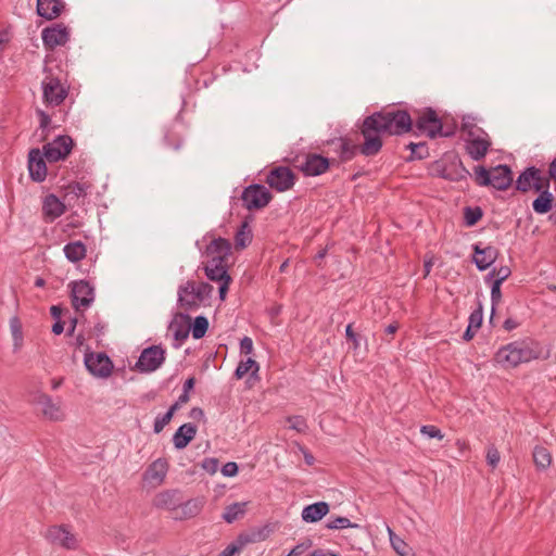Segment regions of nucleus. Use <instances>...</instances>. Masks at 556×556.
<instances>
[{
  "label": "nucleus",
  "mask_w": 556,
  "mask_h": 556,
  "mask_svg": "<svg viewBox=\"0 0 556 556\" xmlns=\"http://www.w3.org/2000/svg\"><path fill=\"white\" fill-rule=\"evenodd\" d=\"M413 129V118L405 110L389 108L366 116L359 125L364 137L361 152L365 156L377 155L382 149V136H402Z\"/></svg>",
  "instance_id": "obj_1"
},
{
  "label": "nucleus",
  "mask_w": 556,
  "mask_h": 556,
  "mask_svg": "<svg viewBox=\"0 0 556 556\" xmlns=\"http://www.w3.org/2000/svg\"><path fill=\"white\" fill-rule=\"evenodd\" d=\"M538 344L530 339L518 340L502 346L495 354V361L505 368H514L539 357Z\"/></svg>",
  "instance_id": "obj_2"
},
{
  "label": "nucleus",
  "mask_w": 556,
  "mask_h": 556,
  "mask_svg": "<svg viewBox=\"0 0 556 556\" xmlns=\"http://www.w3.org/2000/svg\"><path fill=\"white\" fill-rule=\"evenodd\" d=\"M213 292V287L208 282L187 281L178 288V305L186 312L195 311Z\"/></svg>",
  "instance_id": "obj_3"
},
{
  "label": "nucleus",
  "mask_w": 556,
  "mask_h": 556,
  "mask_svg": "<svg viewBox=\"0 0 556 556\" xmlns=\"http://www.w3.org/2000/svg\"><path fill=\"white\" fill-rule=\"evenodd\" d=\"M415 128L419 134L426 135L430 139L437 137H452L455 135L454 127H443L441 118L431 108H426L416 118Z\"/></svg>",
  "instance_id": "obj_4"
},
{
  "label": "nucleus",
  "mask_w": 556,
  "mask_h": 556,
  "mask_svg": "<svg viewBox=\"0 0 556 556\" xmlns=\"http://www.w3.org/2000/svg\"><path fill=\"white\" fill-rule=\"evenodd\" d=\"M47 76L41 81L42 100L47 105L58 106L68 96V87L61 83L59 77L52 75L51 70L45 67Z\"/></svg>",
  "instance_id": "obj_5"
},
{
  "label": "nucleus",
  "mask_w": 556,
  "mask_h": 556,
  "mask_svg": "<svg viewBox=\"0 0 556 556\" xmlns=\"http://www.w3.org/2000/svg\"><path fill=\"white\" fill-rule=\"evenodd\" d=\"M243 206L249 211L266 207L273 200L271 192L262 184H251L241 193Z\"/></svg>",
  "instance_id": "obj_6"
},
{
  "label": "nucleus",
  "mask_w": 556,
  "mask_h": 556,
  "mask_svg": "<svg viewBox=\"0 0 556 556\" xmlns=\"http://www.w3.org/2000/svg\"><path fill=\"white\" fill-rule=\"evenodd\" d=\"M166 351L162 345H150L142 350L134 369L141 374L155 371L165 362Z\"/></svg>",
  "instance_id": "obj_7"
},
{
  "label": "nucleus",
  "mask_w": 556,
  "mask_h": 556,
  "mask_svg": "<svg viewBox=\"0 0 556 556\" xmlns=\"http://www.w3.org/2000/svg\"><path fill=\"white\" fill-rule=\"evenodd\" d=\"M84 363L87 370L98 378L110 377L114 368L113 362L106 353L91 352L89 346L86 348Z\"/></svg>",
  "instance_id": "obj_8"
},
{
  "label": "nucleus",
  "mask_w": 556,
  "mask_h": 556,
  "mask_svg": "<svg viewBox=\"0 0 556 556\" xmlns=\"http://www.w3.org/2000/svg\"><path fill=\"white\" fill-rule=\"evenodd\" d=\"M74 147L72 137L60 135L42 147L43 155L50 163L65 160Z\"/></svg>",
  "instance_id": "obj_9"
},
{
  "label": "nucleus",
  "mask_w": 556,
  "mask_h": 556,
  "mask_svg": "<svg viewBox=\"0 0 556 556\" xmlns=\"http://www.w3.org/2000/svg\"><path fill=\"white\" fill-rule=\"evenodd\" d=\"M71 300L75 311L89 307L94 301V288L87 280H77L70 283Z\"/></svg>",
  "instance_id": "obj_10"
},
{
  "label": "nucleus",
  "mask_w": 556,
  "mask_h": 556,
  "mask_svg": "<svg viewBox=\"0 0 556 556\" xmlns=\"http://www.w3.org/2000/svg\"><path fill=\"white\" fill-rule=\"evenodd\" d=\"M294 173L283 165L271 168L266 175V184L278 192H283L291 189L294 185Z\"/></svg>",
  "instance_id": "obj_11"
},
{
  "label": "nucleus",
  "mask_w": 556,
  "mask_h": 556,
  "mask_svg": "<svg viewBox=\"0 0 556 556\" xmlns=\"http://www.w3.org/2000/svg\"><path fill=\"white\" fill-rule=\"evenodd\" d=\"M270 532L268 526L251 531L250 533H240L237 539L230 543L219 556H235L245 545L250 543L264 541Z\"/></svg>",
  "instance_id": "obj_12"
},
{
  "label": "nucleus",
  "mask_w": 556,
  "mask_h": 556,
  "mask_svg": "<svg viewBox=\"0 0 556 556\" xmlns=\"http://www.w3.org/2000/svg\"><path fill=\"white\" fill-rule=\"evenodd\" d=\"M475 132H470V136L466 138V151L469 154V156L475 161L482 160L490 147H491V140L489 135L482 129V130H475Z\"/></svg>",
  "instance_id": "obj_13"
},
{
  "label": "nucleus",
  "mask_w": 556,
  "mask_h": 556,
  "mask_svg": "<svg viewBox=\"0 0 556 556\" xmlns=\"http://www.w3.org/2000/svg\"><path fill=\"white\" fill-rule=\"evenodd\" d=\"M41 38L45 47L53 50L70 40V31L63 23H56L42 29Z\"/></svg>",
  "instance_id": "obj_14"
},
{
  "label": "nucleus",
  "mask_w": 556,
  "mask_h": 556,
  "mask_svg": "<svg viewBox=\"0 0 556 556\" xmlns=\"http://www.w3.org/2000/svg\"><path fill=\"white\" fill-rule=\"evenodd\" d=\"M46 538L53 544H59L66 549H76V536L65 526H51L46 532Z\"/></svg>",
  "instance_id": "obj_15"
},
{
  "label": "nucleus",
  "mask_w": 556,
  "mask_h": 556,
  "mask_svg": "<svg viewBox=\"0 0 556 556\" xmlns=\"http://www.w3.org/2000/svg\"><path fill=\"white\" fill-rule=\"evenodd\" d=\"M43 151L38 148L30 149L28 152V172L29 177L36 182H42L47 178V164Z\"/></svg>",
  "instance_id": "obj_16"
},
{
  "label": "nucleus",
  "mask_w": 556,
  "mask_h": 556,
  "mask_svg": "<svg viewBox=\"0 0 556 556\" xmlns=\"http://www.w3.org/2000/svg\"><path fill=\"white\" fill-rule=\"evenodd\" d=\"M191 328V317L187 313H176L168 326V330L173 332L174 340L178 342L176 348L186 341L189 337Z\"/></svg>",
  "instance_id": "obj_17"
},
{
  "label": "nucleus",
  "mask_w": 556,
  "mask_h": 556,
  "mask_svg": "<svg viewBox=\"0 0 556 556\" xmlns=\"http://www.w3.org/2000/svg\"><path fill=\"white\" fill-rule=\"evenodd\" d=\"M472 261L479 270L488 269L497 258L498 250L493 245L481 247L480 243L472 245Z\"/></svg>",
  "instance_id": "obj_18"
},
{
  "label": "nucleus",
  "mask_w": 556,
  "mask_h": 556,
  "mask_svg": "<svg viewBox=\"0 0 556 556\" xmlns=\"http://www.w3.org/2000/svg\"><path fill=\"white\" fill-rule=\"evenodd\" d=\"M42 217L46 222H54L62 216L66 206L55 194L49 193L42 200Z\"/></svg>",
  "instance_id": "obj_19"
},
{
  "label": "nucleus",
  "mask_w": 556,
  "mask_h": 556,
  "mask_svg": "<svg viewBox=\"0 0 556 556\" xmlns=\"http://www.w3.org/2000/svg\"><path fill=\"white\" fill-rule=\"evenodd\" d=\"M65 10L63 0H37V14L45 20L52 21Z\"/></svg>",
  "instance_id": "obj_20"
},
{
  "label": "nucleus",
  "mask_w": 556,
  "mask_h": 556,
  "mask_svg": "<svg viewBox=\"0 0 556 556\" xmlns=\"http://www.w3.org/2000/svg\"><path fill=\"white\" fill-rule=\"evenodd\" d=\"M198 428L192 422L181 425L173 435V444L177 450H184L195 438Z\"/></svg>",
  "instance_id": "obj_21"
},
{
  "label": "nucleus",
  "mask_w": 556,
  "mask_h": 556,
  "mask_svg": "<svg viewBox=\"0 0 556 556\" xmlns=\"http://www.w3.org/2000/svg\"><path fill=\"white\" fill-rule=\"evenodd\" d=\"M205 253L210 258L219 256L222 263H226L231 253V243L229 240L222 237L213 239L211 243L206 245Z\"/></svg>",
  "instance_id": "obj_22"
},
{
  "label": "nucleus",
  "mask_w": 556,
  "mask_h": 556,
  "mask_svg": "<svg viewBox=\"0 0 556 556\" xmlns=\"http://www.w3.org/2000/svg\"><path fill=\"white\" fill-rule=\"evenodd\" d=\"M36 402L41 406V410L45 417L50 420L59 421L64 418V414L59 404L54 403L51 396L40 393L36 397Z\"/></svg>",
  "instance_id": "obj_23"
},
{
  "label": "nucleus",
  "mask_w": 556,
  "mask_h": 556,
  "mask_svg": "<svg viewBox=\"0 0 556 556\" xmlns=\"http://www.w3.org/2000/svg\"><path fill=\"white\" fill-rule=\"evenodd\" d=\"M204 273L207 279L211 281L220 282L227 278V276H230L227 271V264L222 263V258L215 257L210 258L205 266H204Z\"/></svg>",
  "instance_id": "obj_24"
},
{
  "label": "nucleus",
  "mask_w": 556,
  "mask_h": 556,
  "mask_svg": "<svg viewBox=\"0 0 556 556\" xmlns=\"http://www.w3.org/2000/svg\"><path fill=\"white\" fill-rule=\"evenodd\" d=\"M492 170V187L497 190H506L513 182V173L508 165H497Z\"/></svg>",
  "instance_id": "obj_25"
},
{
  "label": "nucleus",
  "mask_w": 556,
  "mask_h": 556,
  "mask_svg": "<svg viewBox=\"0 0 556 556\" xmlns=\"http://www.w3.org/2000/svg\"><path fill=\"white\" fill-rule=\"evenodd\" d=\"M437 172L439 177L450 181H460L469 176V172L465 168L460 161L451 166L437 164Z\"/></svg>",
  "instance_id": "obj_26"
},
{
  "label": "nucleus",
  "mask_w": 556,
  "mask_h": 556,
  "mask_svg": "<svg viewBox=\"0 0 556 556\" xmlns=\"http://www.w3.org/2000/svg\"><path fill=\"white\" fill-rule=\"evenodd\" d=\"M91 185L86 182L74 181L64 187V199L72 202L78 201L80 198H86Z\"/></svg>",
  "instance_id": "obj_27"
},
{
  "label": "nucleus",
  "mask_w": 556,
  "mask_h": 556,
  "mask_svg": "<svg viewBox=\"0 0 556 556\" xmlns=\"http://www.w3.org/2000/svg\"><path fill=\"white\" fill-rule=\"evenodd\" d=\"M168 470V463L164 458H157L146 470V479L150 481L163 482Z\"/></svg>",
  "instance_id": "obj_28"
},
{
  "label": "nucleus",
  "mask_w": 556,
  "mask_h": 556,
  "mask_svg": "<svg viewBox=\"0 0 556 556\" xmlns=\"http://www.w3.org/2000/svg\"><path fill=\"white\" fill-rule=\"evenodd\" d=\"M176 491H163L159 493L154 498V505L157 508L175 510L180 506L179 498Z\"/></svg>",
  "instance_id": "obj_29"
},
{
  "label": "nucleus",
  "mask_w": 556,
  "mask_h": 556,
  "mask_svg": "<svg viewBox=\"0 0 556 556\" xmlns=\"http://www.w3.org/2000/svg\"><path fill=\"white\" fill-rule=\"evenodd\" d=\"M554 195L548 190H542L539 192L538 198H535L532 202V208L538 214H546L553 207Z\"/></svg>",
  "instance_id": "obj_30"
},
{
  "label": "nucleus",
  "mask_w": 556,
  "mask_h": 556,
  "mask_svg": "<svg viewBox=\"0 0 556 556\" xmlns=\"http://www.w3.org/2000/svg\"><path fill=\"white\" fill-rule=\"evenodd\" d=\"M63 252L70 262L77 263L86 257L87 249L81 241H74L66 243Z\"/></svg>",
  "instance_id": "obj_31"
},
{
  "label": "nucleus",
  "mask_w": 556,
  "mask_h": 556,
  "mask_svg": "<svg viewBox=\"0 0 556 556\" xmlns=\"http://www.w3.org/2000/svg\"><path fill=\"white\" fill-rule=\"evenodd\" d=\"M250 218H252L250 216ZM252 230L249 226V217H247L240 225L235 236L236 249L242 250L247 248L252 241Z\"/></svg>",
  "instance_id": "obj_32"
},
{
  "label": "nucleus",
  "mask_w": 556,
  "mask_h": 556,
  "mask_svg": "<svg viewBox=\"0 0 556 556\" xmlns=\"http://www.w3.org/2000/svg\"><path fill=\"white\" fill-rule=\"evenodd\" d=\"M247 510L245 502H236L228 506H226L225 511L223 513L222 518L228 522L232 523L236 520L242 518Z\"/></svg>",
  "instance_id": "obj_33"
},
{
  "label": "nucleus",
  "mask_w": 556,
  "mask_h": 556,
  "mask_svg": "<svg viewBox=\"0 0 556 556\" xmlns=\"http://www.w3.org/2000/svg\"><path fill=\"white\" fill-rule=\"evenodd\" d=\"M361 149H362V144L358 146V144H355L353 143L351 140L346 139V138H342L341 139V143H340V160L342 162H348L350 160H352L357 153H361Z\"/></svg>",
  "instance_id": "obj_34"
},
{
  "label": "nucleus",
  "mask_w": 556,
  "mask_h": 556,
  "mask_svg": "<svg viewBox=\"0 0 556 556\" xmlns=\"http://www.w3.org/2000/svg\"><path fill=\"white\" fill-rule=\"evenodd\" d=\"M533 174H535L534 166L527 167L520 173L516 180V189L521 192H528L532 189Z\"/></svg>",
  "instance_id": "obj_35"
},
{
  "label": "nucleus",
  "mask_w": 556,
  "mask_h": 556,
  "mask_svg": "<svg viewBox=\"0 0 556 556\" xmlns=\"http://www.w3.org/2000/svg\"><path fill=\"white\" fill-rule=\"evenodd\" d=\"M208 319L203 315L197 316L193 321L191 320L190 332L193 339H202L208 329Z\"/></svg>",
  "instance_id": "obj_36"
},
{
  "label": "nucleus",
  "mask_w": 556,
  "mask_h": 556,
  "mask_svg": "<svg viewBox=\"0 0 556 556\" xmlns=\"http://www.w3.org/2000/svg\"><path fill=\"white\" fill-rule=\"evenodd\" d=\"M260 369V365L256 361H254L253 358H247L245 361H241L235 372H233V376L236 377V379H242L250 370H252V375H255Z\"/></svg>",
  "instance_id": "obj_37"
},
{
  "label": "nucleus",
  "mask_w": 556,
  "mask_h": 556,
  "mask_svg": "<svg viewBox=\"0 0 556 556\" xmlns=\"http://www.w3.org/2000/svg\"><path fill=\"white\" fill-rule=\"evenodd\" d=\"M533 462L538 469H546L552 462V456L547 448L535 446L533 450Z\"/></svg>",
  "instance_id": "obj_38"
},
{
  "label": "nucleus",
  "mask_w": 556,
  "mask_h": 556,
  "mask_svg": "<svg viewBox=\"0 0 556 556\" xmlns=\"http://www.w3.org/2000/svg\"><path fill=\"white\" fill-rule=\"evenodd\" d=\"M176 127L177 124H174L165 131L164 135V141L169 148H173L174 150H178L182 146V138L179 131H177Z\"/></svg>",
  "instance_id": "obj_39"
},
{
  "label": "nucleus",
  "mask_w": 556,
  "mask_h": 556,
  "mask_svg": "<svg viewBox=\"0 0 556 556\" xmlns=\"http://www.w3.org/2000/svg\"><path fill=\"white\" fill-rule=\"evenodd\" d=\"M406 148L410 150V155L407 157V161L424 160L429 156V151L425 142H409Z\"/></svg>",
  "instance_id": "obj_40"
},
{
  "label": "nucleus",
  "mask_w": 556,
  "mask_h": 556,
  "mask_svg": "<svg viewBox=\"0 0 556 556\" xmlns=\"http://www.w3.org/2000/svg\"><path fill=\"white\" fill-rule=\"evenodd\" d=\"M535 174H533L532 180V189H534L536 192L548 190L551 187V178L549 174L547 176H544L541 172V169L534 167Z\"/></svg>",
  "instance_id": "obj_41"
},
{
  "label": "nucleus",
  "mask_w": 556,
  "mask_h": 556,
  "mask_svg": "<svg viewBox=\"0 0 556 556\" xmlns=\"http://www.w3.org/2000/svg\"><path fill=\"white\" fill-rule=\"evenodd\" d=\"M483 216L482 208L480 206H466L464 208V219L468 227L475 226Z\"/></svg>",
  "instance_id": "obj_42"
},
{
  "label": "nucleus",
  "mask_w": 556,
  "mask_h": 556,
  "mask_svg": "<svg viewBox=\"0 0 556 556\" xmlns=\"http://www.w3.org/2000/svg\"><path fill=\"white\" fill-rule=\"evenodd\" d=\"M359 526L356 523H352L351 520L346 517H331V519L325 523L326 529L337 530V529H345V528H358Z\"/></svg>",
  "instance_id": "obj_43"
},
{
  "label": "nucleus",
  "mask_w": 556,
  "mask_h": 556,
  "mask_svg": "<svg viewBox=\"0 0 556 556\" xmlns=\"http://www.w3.org/2000/svg\"><path fill=\"white\" fill-rule=\"evenodd\" d=\"M180 515L179 518L187 519L195 516L200 511V506L197 501L190 500L184 504H180Z\"/></svg>",
  "instance_id": "obj_44"
},
{
  "label": "nucleus",
  "mask_w": 556,
  "mask_h": 556,
  "mask_svg": "<svg viewBox=\"0 0 556 556\" xmlns=\"http://www.w3.org/2000/svg\"><path fill=\"white\" fill-rule=\"evenodd\" d=\"M390 543L399 556H406L407 544L388 527Z\"/></svg>",
  "instance_id": "obj_45"
},
{
  "label": "nucleus",
  "mask_w": 556,
  "mask_h": 556,
  "mask_svg": "<svg viewBox=\"0 0 556 556\" xmlns=\"http://www.w3.org/2000/svg\"><path fill=\"white\" fill-rule=\"evenodd\" d=\"M475 180L479 186H492V170L485 169L483 166L475 168Z\"/></svg>",
  "instance_id": "obj_46"
},
{
  "label": "nucleus",
  "mask_w": 556,
  "mask_h": 556,
  "mask_svg": "<svg viewBox=\"0 0 556 556\" xmlns=\"http://www.w3.org/2000/svg\"><path fill=\"white\" fill-rule=\"evenodd\" d=\"M36 114L39 117V128L45 134V137L50 132L51 129H54L55 126H51V117L50 115L41 109L36 110Z\"/></svg>",
  "instance_id": "obj_47"
},
{
  "label": "nucleus",
  "mask_w": 556,
  "mask_h": 556,
  "mask_svg": "<svg viewBox=\"0 0 556 556\" xmlns=\"http://www.w3.org/2000/svg\"><path fill=\"white\" fill-rule=\"evenodd\" d=\"M511 271L509 269V267L507 266H501L500 268H494L486 277H485V280L489 281L491 280L493 277H495V279L493 281H498L500 283H503V281H505L509 276H510Z\"/></svg>",
  "instance_id": "obj_48"
},
{
  "label": "nucleus",
  "mask_w": 556,
  "mask_h": 556,
  "mask_svg": "<svg viewBox=\"0 0 556 556\" xmlns=\"http://www.w3.org/2000/svg\"><path fill=\"white\" fill-rule=\"evenodd\" d=\"M482 320H483V307H482V303L479 302L478 307L475 311H472L471 314L469 315L468 325L471 327H475V330H478L482 325Z\"/></svg>",
  "instance_id": "obj_49"
},
{
  "label": "nucleus",
  "mask_w": 556,
  "mask_h": 556,
  "mask_svg": "<svg viewBox=\"0 0 556 556\" xmlns=\"http://www.w3.org/2000/svg\"><path fill=\"white\" fill-rule=\"evenodd\" d=\"M501 285L502 283H500L498 281H493L491 285V319L493 318V315L495 313V306L501 302L502 299Z\"/></svg>",
  "instance_id": "obj_50"
},
{
  "label": "nucleus",
  "mask_w": 556,
  "mask_h": 556,
  "mask_svg": "<svg viewBox=\"0 0 556 556\" xmlns=\"http://www.w3.org/2000/svg\"><path fill=\"white\" fill-rule=\"evenodd\" d=\"M330 164L329 159L315 154V176L324 174L329 168Z\"/></svg>",
  "instance_id": "obj_51"
},
{
  "label": "nucleus",
  "mask_w": 556,
  "mask_h": 556,
  "mask_svg": "<svg viewBox=\"0 0 556 556\" xmlns=\"http://www.w3.org/2000/svg\"><path fill=\"white\" fill-rule=\"evenodd\" d=\"M420 432L430 439L442 440L444 438V434L442 433V431L438 427L432 426V425L422 426L420 428Z\"/></svg>",
  "instance_id": "obj_52"
},
{
  "label": "nucleus",
  "mask_w": 556,
  "mask_h": 556,
  "mask_svg": "<svg viewBox=\"0 0 556 556\" xmlns=\"http://www.w3.org/2000/svg\"><path fill=\"white\" fill-rule=\"evenodd\" d=\"M172 419L173 417L167 412L163 415H159L154 420L153 431L155 433L162 432L165 426L168 425Z\"/></svg>",
  "instance_id": "obj_53"
},
{
  "label": "nucleus",
  "mask_w": 556,
  "mask_h": 556,
  "mask_svg": "<svg viewBox=\"0 0 556 556\" xmlns=\"http://www.w3.org/2000/svg\"><path fill=\"white\" fill-rule=\"evenodd\" d=\"M287 421L289 424V427L291 429L296 430L298 432H302L305 429H307V424H306L305 419L301 416L288 417Z\"/></svg>",
  "instance_id": "obj_54"
},
{
  "label": "nucleus",
  "mask_w": 556,
  "mask_h": 556,
  "mask_svg": "<svg viewBox=\"0 0 556 556\" xmlns=\"http://www.w3.org/2000/svg\"><path fill=\"white\" fill-rule=\"evenodd\" d=\"M218 466L219 462L215 457H206L201 464V467L211 475H214L218 470Z\"/></svg>",
  "instance_id": "obj_55"
},
{
  "label": "nucleus",
  "mask_w": 556,
  "mask_h": 556,
  "mask_svg": "<svg viewBox=\"0 0 556 556\" xmlns=\"http://www.w3.org/2000/svg\"><path fill=\"white\" fill-rule=\"evenodd\" d=\"M501 459L498 450L495 446H490L486 452V463L492 468H495Z\"/></svg>",
  "instance_id": "obj_56"
},
{
  "label": "nucleus",
  "mask_w": 556,
  "mask_h": 556,
  "mask_svg": "<svg viewBox=\"0 0 556 556\" xmlns=\"http://www.w3.org/2000/svg\"><path fill=\"white\" fill-rule=\"evenodd\" d=\"M473 118L470 117V116H467V117H464L463 118V124H462V130L463 132H465L468 136H470V132H475L477 134L475 130H482V128L478 127L475 123H473Z\"/></svg>",
  "instance_id": "obj_57"
},
{
  "label": "nucleus",
  "mask_w": 556,
  "mask_h": 556,
  "mask_svg": "<svg viewBox=\"0 0 556 556\" xmlns=\"http://www.w3.org/2000/svg\"><path fill=\"white\" fill-rule=\"evenodd\" d=\"M329 513V504L326 502H315V522L321 520Z\"/></svg>",
  "instance_id": "obj_58"
},
{
  "label": "nucleus",
  "mask_w": 556,
  "mask_h": 556,
  "mask_svg": "<svg viewBox=\"0 0 556 556\" xmlns=\"http://www.w3.org/2000/svg\"><path fill=\"white\" fill-rule=\"evenodd\" d=\"M312 545V542L309 539L301 542L300 544L295 545L287 556H300L302 555L306 549H308Z\"/></svg>",
  "instance_id": "obj_59"
},
{
  "label": "nucleus",
  "mask_w": 556,
  "mask_h": 556,
  "mask_svg": "<svg viewBox=\"0 0 556 556\" xmlns=\"http://www.w3.org/2000/svg\"><path fill=\"white\" fill-rule=\"evenodd\" d=\"M239 471V467L235 462H228L222 467V473L225 477H235Z\"/></svg>",
  "instance_id": "obj_60"
},
{
  "label": "nucleus",
  "mask_w": 556,
  "mask_h": 556,
  "mask_svg": "<svg viewBox=\"0 0 556 556\" xmlns=\"http://www.w3.org/2000/svg\"><path fill=\"white\" fill-rule=\"evenodd\" d=\"M240 352L251 354L253 352V341L250 337H243L240 341Z\"/></svg>",
  "instance_id": "obj_61"
},
{
  "label": "nucleus",
  "mask_w": 556,
  "mask_h": 556,
  "mask_svg": "<svg viewBox=\"0 0 556 556\" xmlns=\"http://www.w3.org/2000/svg\"><path fill=\"white\" fill-rule=\"evenodd\" d=\"M230 282H231L230 276H227V278L225 280L219 282L218 293H219V299L222 301H224L227 295Z\"/></svg>",
  "instance_id": "obj_62"
},
{
  "label": "nucleus",
  "mask_w": 556,
  "mask_h": 556,
  "mask_svg": "<svg viewBox=\"0 0 556 556\" xmlns=\"http://www.w3.org/2000/svg\"><path fill=\"white\" fill-rule=\"evenodd\" d=\"M302 170L306 176H313V154H306L305 163L302 166Z\"/></svg>",
  "instance_id": "obj_63"
},
{
  "label": "nucleus",
  "mask_w": 556,
  "mask_h": 556,
  "mask_svg": "<svg viewBox=\"0 0 556 556\" xmlns=\"http://www.w3.org/2000/svg\"><path fill=\"white\" fill-rule=\"evenodd\" d=\"M345 336L349 341L353 342L355 349L358 348V336L353 331L351 324H349L345 328Z\"/></svg>",
  "instance_id": "obj_64"
}]
</instances>
